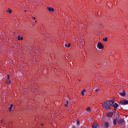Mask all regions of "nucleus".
Returning a JSON list of instances; mask_svg holds the SVG:
<instances>
[{
  "mask_svg": "<svg viewBox=\"0 0 128 128\" xmlns=\"http://www.w3.org/2000/svg\"><path fill=\"white\" fill-rule=\"evenodd\" d=\"M104 108H106V110H110V106H112V100H106L102 103Z\"/></svg>",
  "mask_w": 128,
  "mask_h": 128,
  "instance_id": "1",
  "label": "nucleus"
},
{
  "mask_svg": "<svg viewBox=\"0 0 128 128\" xmlns=\"http://www.w3.org/2000/svg\"><path fill=\"white\" fill-rule=\"evenodd\" d=\"M111 106L114 107V110H116V109L118 107V104L114 103V100H111Z\"/></svg>",
  "mask_w": 128,
  "mask_h": 128,
  "instance_id": "2",
  "label": "nucleus"
},
{
  "mask_svg": "<svg viewBox=\"0 0 128 128\" xmlns=\"http://www.w3.org/2000/svg\"><path fill=\"white\" fill-rule=\"evenodd\" d=\"M117 123L119 124H122L124 122V118L120 117L118 119H117Z\"/></svg>",
  "mask_w": 128,
  "mask_h": 128,
  "instance_id": "3",
  "label": "nucleus"
},
{
  "mask_svg": "<svg viewBox=\"0 0 128 128\" xmlns=\"http://www.w3.org/2000/svg\"><path fill=\"white\" fill-rule=\"evenodd\" d=\"M120 104L122 106H126V104H128V100H122L120 102Z\"/></svg>",
  "mask_w": 128,
  "mask_h": 128,
  "instance_id": "4",
  "label": "nucleus"
},
{
  "mask_svg": "<svg viewBox=\"0 0 128 128\" xmlns=\"http://www.w3.org/2000/svg\"><path fill=\"white\" fill-rule=\"evenodd\" d=\"M98 46L100 50H104V45H102L100 42H98Z\"/></svg>",
  "mask_w": 128,
  "mask_h": 128,
  "instance_id": "5",
  "label": "nucleus"
},
{
  "mask_svg": "<svg viewBox=\"0 0 128 128\" xmlns=\"http://www.w3.org/2000/svg\"><path fill=\"white\" fill-rule=\"evenodd\" d=\"M112 116H114V112H108L106 114V116H107V118H112Z\"/></svg>",
  "mask_w": 128,
  "mask_h": 128,
  "instance_id": "6",
  "label": "nucleus"
},
{
  "mask_svg": "<svg viewBox=\"0 0 128 128\" xmlns=\"http://www.w3.org/2000/svg\"><path fill=\"white\" fill-rule=\"evenodd\" d=\"M119 94L120 96H126V91H124V90L122 91V92H119Z\"/></svg>",
  "mask_w": 128,
  "mask_h": 128,
  "instance_id": "7",
  "label": "nucleus"
},
{
  "mask_svg": "<svg viewBox=\"0 0 128 128\" xmlns=\"http://www.w3.org/2000/svg\"><path fill=\"white\" fill-rule=\"evenodd\" d=\"M110 127V124L108 122H104V128H108Z\"/></svg>",
  "mask_w": 128,
  "mask_h": 128,
  "instance_id": "8",
  "label": "nucleus"
},
{
  "mask_svg": "<svg viewBox=\"0 0 128 128\" xmlns=\"http://www.w3.org/2000/svg\"><path fill=\"white\" fill-rule=\"evenodd\" d=\"M118 122V118H115L113 119V124L114 126H116Z\"/></svg>",
  "mask_w": 128,
  "mask_h": 128,
  "instance_id": "9",
  "label": "nucleus"
},
{
  "mask_svg": "<svg viewBox=\"0 0 128 128\" xmlns=\"http://www.w3.org/2000/svg\"><path fill=\"white\" fill-rule=\"evenodd\" d=\"M48 10L50 12H54V9L50 7H48Z\"/></svg>",
  "mask_w": 128,
  "mask_h": 128,
  "instance_id": "10",
  "label": "nucleus"
},
{
  "mask_svg": "<svg viewBox=\"0 0 128 128\" xmlns=\"http://www.w3.org/2000/svg\"><path fill=\"white\" fill-rule=\"evenodd\" d=\"M64 48H70L71 46V44L70 43H69L68 44H64Z\"/></svg>",
  "mask_w": 128,
  "mask_h": 128,
  "instance_id": "11",
  "label": "nucleus"
},
{
  "mask_svg": "<svg viewBox=\"0 0 128 128\" xmlns=\"http://www.w3.org/2000/svg\"><path fill=\"white\" fill-rule=\"evenodd\" d=\"M12 108H14V104H11L10 105V108H8L9 112H12Z\"/></svg>",
  "mask_w": 128,
  "mask_h": 128,
  "instance_id": "12",
  "label": "nucleus"
},
{
  "mask_svg": "<svg viewBox=\"0 0 128 128\" xmlns=\"http://www.w3.org/2000/svg\"><path fill=\"white\" fill-rule=\"evenodd\" d=\"M18 40H24V38L22 37H20V36L18 35Z\"/></svg>",
  "mask_w": 128,
  "mask_h": 128,
  "instance_id": "13",
  "label": "nucleus"
},
{
  "mask_svg": "<svg viewBox=\"0 0 128 128\" xmlns=\"http://www.w3.org/2000/svg\"><path fill=\"white\" fill-rule=\"evenodd\" d=\"M98 123L94 124H92V128H96V126H98Z\"/></svg>",
  "mask_w": 128,
  "mask_h": 128,
  "instance_id": "14",
  "label": "nucleus"
},
{
  "mask_svg": "<svg viewBox=\"0 0 128 128\" xmlns=\"http://www.w3.org/2000/svg\"><path fill=\"white\" fill-rule=\"evenodd\" d=\"M84 92H86V90H84L81 92L82 95L84 96Z\"/></svg>",
  "mask_w": 128,
  "mask_h": 128,
  "instance_id": "15",
  "label": "nucleus"
},
{
  "mask_svg": "<svg viewBox=\"0 0 128 128\" xmlns=\"http://www.w3.org/2000/svg\"><path fill=\"white\" fill-rule=\"evenodd\" d=\"M104 42H108V37H106L105 38H103Z\"/></svg>",
  "mask_w": 128,
  "mask_h": 128,
  "instance_id": "16",
  "label": "nucleus"
},
{
  "mask_svg": "<svg viewBox=\"0 0 128 128\" xmlns=\"http://www.w3.org/2000/svg\"><path fill=\"white\" fill-rule=\"evenodd\" d=\"M102 64L104 66H108V62H103Z\"/></svg>",
  "mask_w": 128,
  "mask_h": 128,
  "instance_id": "17",
  "label": "nucleus"
},
{
  "mask_svg": "<svg viewBox=\"0 0 128 128\" xmlns=\"http://www.w3.org/2000/svg\"><path fill=\"white\" fill-rule=\"evenodd\" d=\"M6 82H7V84H12V82H11V81L10 80H7Z\"/></svg>",
  "mask_w": 128,
  "mask_h": 128,
  "instance_id": "18",
  "label": "nucleus"
},
{
  "mask_svg": "<svg viewBox=\"0 0 128 128\" xmlns=\"http://www.w3.org/2000/svg\"><path fill=\"white\" fill-rule=\"evenodd\" d=\"M76 122L77 126H79V124H80V122L78 120H77Z\"/></svg>",
  "mask_w": 128,
  "mask_h": 128,
  "instance_id": "19",
  "label": "nucleus"
},
{
  "mask_svg": "<svg viewBox=\"0 0 128 128\" xmlns=\"http://www.w3.org/2000/svg\"><path fill=\"white\" fill-rule=\"evenodd\" d=\"M7 12H9V14H12V10L8 9V10H7Z\"/></svg>",
  "mask_w": 128,
  "mask_h": 128,
  "instance_id": "20",
  "label": "nucleus"
},
{
  "mask_svg": "<svg viewBox=\"0 0 128 128\" xmlns=\"http://www.w3.org/2000/svg\"><path fill=\"white\" fill-rule=\"evenodd\" d=\"M87 110H88V112H90V110H91L90 108H87Z\"/></svg>",
  "mask_w": 128,
  "mask_h": 128,
  "instance_id": "21",
  "label": "nucleus"
},
{
  "mask_svg": "<svg viewBox=\"0 0 128 128\" xmlns=\"http://www.w3.org/2000/svg\"><path fill=\"white\" fill-rule=\"evenodd\" d=\"M114 28V24H112L110 26V28L112 29H113Z\"/></svg>",
  "mask_w": 128,
  "mask_h": 128,
  "instance_id": "22",
  "label": "nucleus"
},
{
  "mask_svg": "<svg viewBox=\"0 0 128 128\" xmlns=\"http://www.w3.org/2000/svg\"><path fill=\"white\" fill-rule=\"evenodd\" d=\"M15 26H16V28H18V24H15Z\"/></svg>",
  "mask_w": 128,
  "mask_h": 128,
  "instance_id": "23",
  "label": "nucleus"
},
{
  "mask_svg": "<svg viewBox=\"0 0 128 128\" xmlns=\"http://www.w3.org/2000/svg\"><path fill=\"white\" fill-rule=\"evenodd\" d=\"M7 76H8V80H10V74H8Z\"/></svg>",
  "mask_w": 128,
  "mask_h": 128,
  "instance_id": "24",
  "label": "nucleus"
},
{
  "mask_svg": "<svg viewBox=\"0 0 128 128\" xmlns=\"http://www.w3.org/2000/svg\"><path fill=\"white\" fill-rule=\"evenodd\" d=\"M94 90L95 92H98V90H100V88L96 89Z\"/></svg>",
  "mask_w": 128,
  "mask_h": 128,
  "instance_id": "25",
  "label": "nucleus"
},
{
  "mask_svg": "<svg viewBox=\"0 0 128 128\" xmlns=\"http://www.w3.org/2000/svg\"><path fill=\"white\" fill-rule=\"evenodd\" d=\"M100 128V125L98 124V125H97V126H96V128Z\"/></svg>",
  "mask_w": 128,
  "mask_h": 128,
  "instance_id": "26",
  "label": "nucleus"
},
{
  "mask_svg": "<svg viewBox=\"0 0 128 128\" xmlns=\"http://www.w3.org/2000/svg\"><path fill=\"white\" fill-rule=\"evenodd\" d=\"M32 20H36V17H32Z\"/></svg>",
  "mask_w": 128,
  "mask_h": 128,
  "instance_id": "27",
  "label": "nucleus"
},
{
  "mask_svg": "<svg viewBox=\"0 0 128 128\" xmlns=\"http://www.w3.org/2000/svg\"><path fill=\"white\" fill-rule=\"evenodd\" d=\"M110 56H114V54H112V53H110Z\"/></svg>",
  "mask_w": 128,
  "mask_h": 128,
  "instance_id": "28",
  "label": "nucleus"
},
{
  "mask_svg": "<svg viewBox=\"0 0 128 128\" xmlns=\"http://www.w3.org/2000/svg\"><path fill=\"white\" fill-rule=\"evenodd\" d=\"M72 128H76V126H72Z\"/></svg>",
  "mask_w": 128,
  "mask_h": 128,
  "instance_id": "29",
  "label": "nucleus"
},
{
  "mask_svg": "<svg viewBox=\"0 0 128 128\" xmlns=\"http://www.w3.org/2000/svg\"><path fill=\"white\" fill-rule=\"evenodd\" d=\"M68 58H70V56H68V57L66 58V60H68Z\"/></svg>",
  "mask_w": 128,
  "mask_h": 128,
  "instance_id": "30",
  "label": "nucleus"
},
{
  "mask_svg": "<svg viewBox=\"0 0 128 128\" xmlns=\"http://www.w3.org/2000/svg\"><path fill=\"white\" fill-rule=\"evenodd\" d=\"M108 6H110V3H108Z\"/></svg>",
  "mask_w": 128,
  "mask_h": 128,
  "instance_id": "31",
  "label": "nucleus"
},
{
  "mask_svg": "<svg viewBox=\"0 0 128 128\" xmlns=\"http://www.w3.org/2000/svg\"><path fill=\"white\" fill-rule=\"evenodd\" d=\"M66 103H67V104H68V101H66Z\"/></svg>",
  "mask_w": 128,
  "mask_h": 128,
  "instance_id": "32",
  "label": "nucleus"
},
{
  "mask_svg": "<svg viewBox=\"0 0 128 128\" xmlns=\"http://www.w3.org/2000/svg\"><path fill=\"white\" fill-rule=\"evenodd\" d=\"M65 106H68V104H65Z\"/></svg>",
  "mask_w": 128,
  "mask_h": 128,
  "instance_id": "33",
  "label": "nucleus"
},
{
  "mask_svg": "<svg viewBox=\"0 0 128 128\" xmlns=\"http://www.w3.org/2000/svg\"><path fill=\"white\" fill-rule=\"evenodd\" d=\"M80 42H84V40H80Z\"/></svg>",
  "mask_w": 128,
  "mask_h": 128,
  "instance_id": "34",
  "label": "nucleus"
},
{
  "mask_svg": "<svg viewBox=\"0 0 128 128\" xmlns=\"http://www.w3.org/2000/svg\"><path fill=\"white\" fill-rule=\"evenodd\" d=\"M60 112H62L60 111L59 114H60Z\"/></svg>",
  "mask_w": 128,
  "mask_h": 128,
  "instance_id": "35",
  "label": "nucleus"
},
{
  "mask_svg": "<svg viewBox=\"0 0 128 128\" xmlns=\"http://www.w3.org/2000/svg\"><path fill=\"white\" fill-rule=\"evenodd\" d=\"M25 12H26V10H24Z\"/></svg>",
  "mask_w": 128,
  "mask_h": 128,
  "instance_id": "36",
  "label": "nucleus"
},
{
  "mask_svg": "<svg viewBox=\"0 0 128 128\" xmlns=\"http://www.w3.org/2000/svg\"><path fill=\"white\" fill-rule=\"evenodd\" d=\"M42 126H44V124H42Z\"/></svg>",
  "mask_w": 128,
  "mask_h": 128,
  "instance_id": "37",
  "label": "nucleus"
}]
</instances>
